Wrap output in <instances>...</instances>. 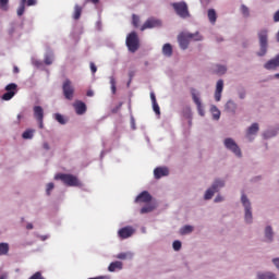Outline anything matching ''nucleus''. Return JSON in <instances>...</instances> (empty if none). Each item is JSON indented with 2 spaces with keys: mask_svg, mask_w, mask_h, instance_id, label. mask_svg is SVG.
<instances>
[{
  "mask_svg": "<svg viewBox=\"0 0 279 279\" xmlns=\"http://www.w3.org/2000/svg\"><path fill=\"white\" fill-rule=\"evenodd\" d=\"M258 279H278L272 272L258 274Z\"/></svg>",
  "mask_w": 279,
  "mask_h": 279,
  "instance_id": "nucleus-30",
  "label": "nucleus"
},
{
  "mask_svg": "<svg viewBox=\"0 0 279 279\" xmlns=\"http://www.w3.org/2000/svg\"><path fill=\"white\" fill-rule=\"evenodd\" d=\"M268 34L269 32L267 29H260L257 33L258 40H259V51L257 52V56L263 57L267 53V47H269L268 44Z\"/></svg>",
  "mask_w": 279,
  "mask_h": 279,
  "instance_id": "nucleus-2",
  "label": "nucleus"
},
{
  "mask_svg": "<svg viewBox=\"0 0 279 279\" xmlns=\"http://www.w3.org/2000/svg\"><path fill=\"white\" fill-rule=\"evenodd\" d=\"M110 85H111L112 95H116L117 94V80H114V76L110 77Z\"/></svg>",
  "mask_w": 279,
  "mask_h": 279,
  "instance_id": "nucleus-31",
  "label": "nucleus"
},
{
  "mask_svg": "<svg viewBox=\"0 0 279 279\" xmlns=\"http://www.w3.org/2000/svg\"><path fill=\"white\" fill-rule=\"evenodd\" d=\"M162 53H163V56H167L168 58H171V56H173V47L171 46V44L163 45Z\"/></svg>",
  "mask_w": 279,
  "mask_h": 279,
  "instance_id": "nucleus-22",
  "label": "nucleus"
},
{
  "mask_svg": "<svg viewBox=\"0 0 279 279\" xmlns=\"http://www.w3.org/2000/svg\"><path fill=\"white\" fill-rule=\"evenodd\" d=\"M169 175V168L167 167H157L154 170V177L156 180H160V178H165Z\"/></svg>",
  "mask_w": 279,
  "mask_h": 279,
  "instance_id": "nucleus-14",
  "label": "nucleus"
},
{
  "mask_svg": "<svg viewBox=\"0 0 279 279\" xmlns=\"http://www.w3.org/2000/svg\"><path fill=\"white\" fill-rule=\"evenodd\" d=\"M215 202L216 204L219 203V202H223V197L221 195H218L216 198H215Z\"/></svg>",
  "mask_w": 279,
  "mask_h": 279,
  "instance_id": "nucleus-49",
  "label": "nucleus"
},
{
  "mask_svg": "<svg viewBox=\"0 0 279 279\" xmlns=\"http://www.w3.org/2000/svg\"><path fill=\"white\" fill-rule=\"evenodd\" d=\"M279 66V54L276 56L274 59H270L268 62L265 63L264 69L267 71H274V69H278Z\"/></svg>",
  "mask_w": 279,
  "mask_h": 279,
  "instance_id": "nucleus-16",
  "label": "nucleus"
},
{
  "mask_svg": "<svg viewBox=\"0 0 279 279\" xmlns=\"http://www.w3.org/2000/svg\"><path fill=\"white\" fill-rule=\"evenodd\" d=\"M240 97H241V99H243V97H244V96H243V95H241Z\"/></svg>",
  "mask_w": 279,
  "mask_h": 279,
  "instance_id": "nucleus-60",
  "label": "nucleus"
},
{
  "mask_svg": "<svg viewBox=\"0 0 279 279\" xmlns=\"http://www.w3.org/2000/svg\"><path fill=\"white\" fill-rule=\"evenodd\" d=\"M38 0H21L20 7L17 9V16H23L25 14V5L31 8L32 5H36Z\"/></svg>",
  "mask_w": 279,
  "mask_h": 279,
  "instance_id": "nucleus-11",
  "label": "nucleus"
},
{
  "mask_svg": "<svg viewBox=\"0 0 279 279\" xmlns=\"http://www.w3.org/2000/svg\"><path fill=\"white\" fill-rule=\"evenodd\" d=\"M154 27H160V21L155 19H148L141 27L142 32L145 29H151Z\"/></svg>",
  "mask_w": 279,
  "mask_h": 279,
  "instance_id": "nucleus-13",
  "label": "nucleus"
},
{
  "mask_svg": "<svg viewBox=\"0 0 279 279\" xmlns=\"http://www.w3.org/2000/svg\"><path fill=\"white\" fill-rule=\"evenodd\" d=\"M213 112V117L216 121H219L220 117H221V111H219V109H217V107H214L211 109Z\"/></svg>",
  "mask_w": 279,
  "mask_h": 279,
  "instance_id": "nucleus-33",
  "label": "nucleus"
},
{
  "mask_svg": "<svg viewBox=\"0 0 279 279\" xmlns=\"http://www.w3.org/2000/svg\"><path fill=\"white\" fill-rule=\"evenodd\" d=\"M26 229H27V230H34V225L28 223V225L26 226Z\"/></svg>",
  "mask_w": 279,
  "mask_h": 279,
  "instance_id": "nucleus-53",
  "label": "nucleus"
},
{
  "mask_svg": "<svg viewBox=\"0 0 279 279\" xmlns=\"http://www.w3.org/2000/svg\"><path fill=\"white\" fill-rule=\"evenodd\" d=\"M153 110L157 114H160V106H158V102H153Z\"/></svg>",
  "mask_w": 279,
  "mask_h": 279,
  "instance_id": "nucleus-45",
  "label": "nucleus"
},
{
  "mask_svg": "<svg viewBox=\"0 0 279 279\" xmlns=\"http://www.w3.org/2000/svg\"><path fill=\"white\" fill-rule=\"evenodd\" d=\"M81 16H82V7H80V4H75L74 13H73V20L74 21H80Z\"/></svg>",
  "mask_w": 279,
  "mask_h": 279,
  "instance_id": "nucleus-26",
  "label": "nucleus"
},
{
  "mask_svg": "<svg viewBox=\"0 0 279 279\" xmlns=\"http://www.w3.org/2000/svg\"><path fill=\"white\" fill-rule=\"evenodd\" d=\"M221 93H223V80H219L216 84L215 99L221 101Z\"/></svg>",
  "mask_w": 279,
  "mask_h": 279,
  "instance_id": "nucleus-19",
  "label": "nucleus"
},
{
  "mask_svg": "<svg viewBox=\"0 0 279 279\" xmlns=\"http://www.w3.org/2000/svg\"><path fill=\"white\" fill-rule=\"evenodd\" d=\"M23 119V114H17V123H21V120Z\"/></svg>",
  "mask_w": 279,
  "mask_h": 279,
  "instance_id": "nucleus-54",
  "label": "nucleus"
},
{
  "mask_svg": "<svg viewBox=\"0 0 279 279\" xmlns=\"http://www.w3.org/2000/svg\"><path fill=\"white\" fill-rule=\"evenodd\" d=\"M52 189H54V184L53 183H48L47 187H46L47 195H51Z\"/></svg>",
  "mask_w": 279,
  "mask_h": 279,
  "instance_id": "nucleus-44",
  "label": "nucleus"
},
{
  "mask_svg": "<svg viewBox=\"0 0 279 279\" xmlns=\"http://www.w3.org/2000/svg\"><path fill=\"white\" fill-rule=\"evenodd\" d=\"M62 90L65 99H68L69 101L73 100V95H75V88L73 87L71 80L68 78L63 82Z\"/></svg>",
  "mask_w": 279,
  "mask_h": 279,
  "instance_id": "nucleus-7",
  "label": "nucleus"
},
{
  "mask_svg": "<svg viewBox=\"0 0 279 279\" xmlns=\"http://www.w3.org/2000/svg\"><path fill=\"white\" fill-rule=\"evenodd\" d=\"M54 119L56 121H58V123H60L61 125L66 124V120L64 119V116L60 114V113H56L54 114Z\"/></svg>",
  "mask_w": 279,
  "mask_h": 279,
  "instance_id": "nucleus-32",
  "label": "nucleus"
},
{
  "mask_svg": "<svg viewBox=\"0 0 279 279\" xmlns=\"http://www.w3.org/2000/svg\"><path fill=\"white\" fill-rule=\"evenodd\" d=\"M258 130V123H253L246 131V138H250V136H254V134H257Z\"/></svg>",
  "mask_w": 279,
  "mask_h": 279,
  "instance_id": "nucleus-21",
  "label": "nucleus"
},
{
  "mask_svg": "<svg viewBox=\"0 0 279 279\" xmlns=\"http://www.w3.org/2000/svg\"><path fill=\"white\" fill-rule=\"evenodd\" d=\"M207 16L209 19V23H211L213 25L217 23V12L215 11V9H209Z\"/></svg>",
  "mask_w": 279,
  "mask_h": 279,
  "instance_id": "nucleus-23",
  "label": "nucleus"
},
{
  "mask_svg": "<svg viewBox=\"0 0 279 279\" xmlns=\"http://www.w3.org/2000/svg\"><path fill=\"white\" fill-rule=\"evenodd\" d=\"M16 88H19V85L16 83H10L9 85L5 86L7 93L2 95V99L4 101H10L14 95H16Z\"/></svg>",
  "mask_w": 279,
  "mask_h": 279,
  "instance_id": "nucleus-9",
  "label": "nucleus"
},
{
  "mask_svg": "<svg viewBox=\"0 0 279 279\" xmlns=\"http://www.w3.org/2000/svg\"><path fill=\"white\" fill-rule=\"evenodd\" d=\"M73 108L76 112V114H85L86 113V104H84L83 101L81 100H76L74 104H73Z\"/></svg>",
  "mask_w": 279,
  "mask_h": 279,
  "instance_id": "nucleus-17",
  "label": "nucleus"
},
{
  "mask_svg": "<svg viewBox=\"0 0 279 279\" xmlns=\"http://www.w3.org/2000/svg\"><path fill=\"white\" fill-rule=\"evenodd\" d=\"M226 111L227 112H236V104L232 100H229L226 104Z\"/></svg>",
  "mask_w": 279,
  "mask_h": 279,
  "instance_id": "nucleus-28",
  "label": "nucleus"
},
{
  "mask_svg": "<svg viewBox=\"0 0 279 279\" xmlns=\"http://www.w3.org/2000/svg\"><path fill=\"white\" fill-rule=\"evenodd\" d=\"M132 23H133L134 27H138V23H141V19L138 17V15L133 14Z\"/></svg>",
  "mask_w": 279,
  "mask_h": 279,
  "instance_id": "nucleus-39",
  "label": "nucleus"
},
{
  "mask_svg": "<svg viewBox=\"0 0 279 279\" xmlns=\"http://www.w3.org/2000/svg\"><path fill=\"white\" fill-rule=\"evenodd\" d=\"M150 99H151V104H157V101H156V94L150 93Z\"/></svg>",
  "mask_w": 279,
  "mask_h": 279,
  "instance_id": "nucleus-47",
  "label": "nucleus"
},
{
  "mask_svg": "<svg viewBox=\"0 0 279 279\" xmlns=\"http://www.w3.org/2000/svg\"><path fill=\"white\" fill-rule=\"evenodd\" d=\"M86 95H87V97H93L95 95V92L89 89V90H87Z\"/></svg>",
  "mask_w": 279,
  "mask_h": 279,
  "instance_id": "nucleus-51",
  "label": "nucleus"
},
{
  "mask_svg": "<svg viewBox=\"0 0 279 279\" xmlns=\"http://www.w3.org/2000/svg\"><path fill=\"white\" fill-rule=\"evenodd\" d=\"M275 77H276L277 80H279V73H278V74H275Z\"/></svg>",
  "mask_w": 279,
  "mask_h": 279,
  "instance_id": "nucleus-59",
  "label": "nucleus"
},
{
  "mask_svg": "<svg viewBox=\"0 0 279 279\" xmlns=\"http://www.w3.org/2000/svg\"><path fill=\"white\" fill-rule=\"evenodd\" d=\"M89 3H94V5H97L99 3V0H87Z\"/></svg>",
  "mask_w": 279,
  "mask_h": 279,
  "instance_id": "nucleus-52",
  "label": "nucleus"
},
{
  "mask_svg": "<svg viewBox=\"0 0 279 279\" xmlns=\"http://www.w3.org/2000/svg\"><path fill=\"white\" fill-rule=\"evenodd\" d=\"M172 8L174 9V12H177L178 16H180L181 19H189V16H191L186 2H174L172 3Z\"/></svg>",
  "mask_w": 279,
  "mask_h": 279,
  "instance_id": "nucleus-4",
  "label": "nucleus"
},
{
  "mask_svg": "<svg viewBox=\"0 0 279 279\" xmlns=\"http://www.w3.org/2000/svg\"><path fill=\"white\" fill-rule=\"evenodd\" d=\"M226 183L221 180H216L211 187H209L205 193V199H213L215 193H219V190L223 189Z\"/></svg>",
  "mask_w": 279,
  "mask_h": 279,
  "instance_id": "nucleus-6",
  "label": "nucleus"
},
{
  "mask_svg": "<svg viewBox=\"0 0 279 279\" xmlns=\"http://www.w3.org/2000/svg\"><path fill=\"white\" fill-rule=\"evenodd\" d=\"M274 265L279 269V258L272 259Z\"/></svg>",
  "mask_w": 279,
  "mask_h": 279,
  "instance_id": "nucleus-50",
  "label": "nucleus"
},
{
  "mask_svg": "<svg viewBox=\"0 0 279 279\" xmlns=\"http://www.w3.org/2000/svg\"><path fill=\"white\" fill-rule=\"evenodd\" d=\"M117 269H123L122 262H112L108 267V271H117Z\"/></svg>",
  "mask_w": 279,
  "mask_h": 279,
  "instance_id": "nucleus-24",
  "label": "nucleus"
},
{
  "mask_svg": "<svg viewBox=\"0 0 279 279\" xmlns=\"http://www.w3.org/2000/svg\"><path fill=\"white\" fill-rule=\"evenodd\" d=\"M241 11H242L243 16H250V9L247 7H245V4H243L241 7Z\"/></svg>",
  "mask_w": 279,
  "mask_h": 279,
  "instance_id": "nucleus-41",
  "label": "nucleus"
},
{
  "mask_svg": "<svg viewBox=\"0 0 279 279\" xmlns=\"http://www.w3.org/2000/svg\"><path fill=\"white\" fill-rule=\"evenodd\" d=\"M241 202L245 208V221L246 223H252V205L245 194H242Z\"/></svg>",
  "mask_w": 279,
  "mask_h": 279,
  "instance_id": "nucleus-8",
  "label": "nucleus"
},
{
  "mask_svg": "<svg viewBox=\"0 0 279 279\" xmlns=\"http://www.w3.org/2000/svg\"><path fill=\"white\" fill-rule=\"evenodd\" d=\"M36 133V130L34 129H28L26 131L23 132L22 134V138H24L25 141L27 140H32L34 138V134Z\"/></svg>",
  "mask_w": 279,
  "mask_h": 279,
  "instance_id": "nucleus-25",
  "label": "nucleus"
},
{
  "mask_svg": "<svg viewBox=\"0 0 279 279\" xmlns=\"http://www.w3.org/2000/svg\"><path fill=\"white\" fill-rule=\"evenodd\" d=\"M225 147L232 151L234 155L241 157V148H239V145H236V142L232 138H226L225 140Z\"/></svg>",
  "mask_w": 279,
  "mask_h": 279,
  "instance_id": "nucleus-10",
  "label": "nucleus"
},
{
  "mask_svg": "<svg viewBox=\"0 0 279 279\" xmlns=\"http://www.w3.org/2000/svg\"><path fill=\"white\" fill-rule=\"evenodd\" d=\"M172 247L174 250V252H180V250H182V242L180 241H174L173 244H172Z\"/></svg>",
  "mask_w": 279,
  "mask_h": 279,
  "instance_id": "nucleus-37",
  "label": "nucleus"
},
{
  "mask_svg": "<svg viewBox=\"0 0 279 279\" xmlns=\"http://www.w3.org/2000/svg\"><path fill=\"white\" fill-rule=\"evenodd\" d=\"M178 40L181 49H189V44L191 43V40L199 41V40H203V37L202 35H199V33H196V34L181 33L178 36Z\"/></svg>",
  "mask_w": 279,
  "mask_h": 279,
  "instance_id": "nucleus-1",
  "label": "nucleus"
},
{
  "mask_svg": "<svg viewBox=\"0 0 279 279\" xmlns=\"http://www.w3.org/2000/svg\"><path fill=\"white\" fill-rule=\"evenodd\" d=\"M227 71L228 69H226V65H217L216 73L218 75H223Z\"/></svg>",
  "mask_w": 279,
  "mask_h": 279,
  "instance_id": "nucleus-36",
  "label": "nucleus"
},
{
  "mask_svg": "<svg viewBox=\"0 0 279 279\" xmlns=\"http://www.w3.org/2000/svg\"><path fill=\"white\" fill-rule=\"evenodd\" d=\"M33 110H34V117H35L36 121H44L45 110H43V107L35 106Z\"/></svg>",
  "mask_w": 279,
  "mask_h": 279,
  "instance_id": "nucleus-20",
  "label": "nucleus"
},
{
  "mask_svg": "<svg viewBox=\"0 0 279 279\" xmlns=\"http://www.w3.org/2000/svg\"><path fill=\"white\" fill-rule=\"evenodd\" d=\"M37 121H38V124H39L40 130H43V128H44L43 120H37Z\"/></svg>",
  "mask_w": 279,
  "mask_h": 279,
  "instance_id": "nucleus-55",
  "label": "nucleus"
},
{
  "mask_svg": "<svg viewBox=\"0 0 279 279\" xmlns=\"http://www.w3.org/2000/svg\"><path fill=\"white\" fill-rule=\"evenodd\" d=\"M129 256H132V255L129 253H120L116 256V258H119L120 260H125L128 259Z\"/></svg>",
  "mask_w": 279,
  "mask_h": 279,
  "instance_id": "nucleus-40",
  "label": "nucleus"
},
{
  "mask_svg": "<svg viewBox=\"0 0 279 279\" xmlns=\"http://www.w3.org/2000/svg\"><path fill=\"white\" fill-rule=\"evenodd\" d=\"M45 64L49 65V64H53V57L47 54L45 57V60H44Z\"/></svg>",
  "mask_w": 279,
  "mask_h": 279,
  "instance_id": "nucleus-42",
  "label": "nucleus"
},
{
  "mask_svg": "<svg viewBox=\"0 0 279 279\" xmlns=\"http://www.w3.org/2000/svg\"><path fill=\"white\" fill-rule=\"evenodd\" d=\"M54 180H61L65 186H82L80 179L73 174L58 173L54 175Z\"/></svg>",
  "mask_w": 279,
  "mask_h": 279,
  "instance_id": "nucleus-3",
  "label": "nucleus"
},
{
  "mask_svg": "<svg viewBox=\"0 0 279 279\" xmlns=\"http://www.w3.org/2000/svg\"><path fill=\"white\" fill-rule=\"evenodd\" d=\"M8 3H10V0H0V10L8 12L9 10Z\"/></svg>",
  "mask_w": 279,
  "mask_h": 279,
  "instance_id": "nucleus-34",
  "label": "nucleus"
},
{
  "mask_svg": "<svg viewBox=\"0 0 279 279\" xmlns=\"http://www.w3.org/2000/svg\"><path fill=\"white\" fill-rule=\"evenodd\" d=\"M29 279H45V277H43L41 271H37L33 276H31Z\"/></svg>",
  "mask_w": 279,
  "mask_h": 279,
  "instance_id": "nucleus-43",
  "label": "nucleus"
},
{
  "mask_svg": "<svg viewBox=\"0 0 279 279\" xmlns=\"http://www.w3.org/2000/svg\"><path fill=\"white\" fill-rule=\"evenodd\" d=\"M0 279H8V275H2Z\"/></svg>",
  "mask_w": 279,
  "mask_h": 279,
  "instance_id": "nucleus-58",
  "label": "nucleus"
},
{
  "mask_svg": "<svg viewBox=\"0 0 279 279\" xmlns=\"http://www.w3.org/2000/svg\"><path fill=\"white\" fill-rule=\"evenodd\" d=\"M13 73H20L19 66L15 65V66L13 68Z\"/></svg>",
  "mask_w": 279,
  "mask_h": 279,
  "instance_id": "nucleus-56",
  "label": "nucleus"
},
{
  "mask_svg": "<svg viewBox=\"0 0 279 279\" xmlns=\"http://www.w3.org/2000/svg\"><path fill=\"white\" fill-rule=\"evenodd\" d=\"M181 234H190V232H193V228L191 226H185L180 230Z\"/></svg>",
  "mask_w": 279,
  "mask_h": 279,
  "instance_id": "nucleus-38",
  "label": "nucleus"
},
{
  "mask_svg": "<svg viewBox=\"0 0 279 279\" xmlns=\"http://www.w3.org/2000/svg\"><path fill=\"white\" fill-rule=\"evenodd\" d=\"M92 73H97V65L95 63L90 62L89 64Z\"/></svg>",
  "mask_w": 279,
  "mask_h": 279,
  "instance_id": "nucleus-46",
  "label": "nucleus"
},
{
  "mask_svg": "<svg viewBox=\"0 0 279 279\" xmlns=\"http://www.w3.org/2000/svg\"><path fill=\"white\" fill-rule=\"evenodd\" d=\"M265 238L267 239V241H274V231L269 226L265 229Z\"/></svg>",
  "mask_w": 279,
  "mask_h": 279,
  "instance_id": "nucleus-29",
  "label": "nucleus"
},
{
  "mask_svg": "<svg viewBox=\"0 0 279 279\" xmlns=\"http://www.w3.org/2000/svg\"><path fill=\"white\" fill-rule=\"evenodd\" d=\"M126 47L129 48V51H131L132 53L138 51V35L135 32L128 35Z\"/></svg>",
  "mask_w": 279,
  "mask_h": 279,
  "instance_id": "nucleus-5",
  "label": "nucleus"
},
{
  "mask_svg": "<svg viewBox=\"0 0 279 279\" xmlns=\"http://www.w3.org/2000/svg\"><path fill=\"white\" fill-rule=\"evenodd\" d=\"M274 21L275 23H278L279 22V11H277L274 15Z\"/></svg>",
  "mask_w": 279,
  "mask_h": 279,
  "instance_id": "nucleus-48",
  "label": "nucleus"
},
{
  "mask_svg": "<svg viewBox=\"0 0 279 279\" xmlns=\"http://www.w3.org/2000/svg\"><path fill=\"white\" fill-rule=\"evenodd\" d=\"M191 95L194 104L197 106V110L202 117H204V110L202 109V100H199V94L195 90V88L191 89Z\"/></svg>",
  "mask_w": 279,
  "mask_h": 279,
  "instance_id": "nucleus-12",
  "label": "nucleus"
},
{
  "mask_svg": "<svg viewBox=\"0 0 279 279\" xmlns=\"http://www.w3.org/2000/svg\"><path fill=\"white\" fill-rule=\"evenodd\" d=\"M135 202H142L143 204H149L151 202V194L149 192H142L135 199Z\"/></svg>",
  "mask_w": 279,
  "mask_h": 279,
  "instance_id": "nucleus-18",
  "label": "nucleus"
},
{
  "mask_svg": "<svg viewBox=\"0 0 279 279\" xmlns=\"http://www.w3.org/2000/svg\"><path fill=\"white\" fill-rule=\"evenodd\" d=\"M44 149H49V144L48 143H44Z\"/></svg>",
  "mask_w": 279,
  "mask_h": 279,
  "instance_id": "nucleus-57",
  "label": "nucleus"
},
{
  "mask_svg": "<svg viewBox=\"0 0 279 279\" xmlns=\"http://www.w3.org/2000/svg\"><path fill=\"white\" fill-rule=\"evenodd\" d=\"M8 252H10V244L8 243H0V256L8 255Z\"/></svg>",
  "mask_w": 279,
  "mask_h": 279,
  "instance_id": "nucleus-27",
  "label": "nucleus"
},
{
  "mask_svg": "<svg viewBox=\"0 0 279 279\" xmlns=\"http://www.w3.org/2000/svg\"><path fill=\"white\" fill-rule=\"evenodd\" d=\"M134 234V228L132 227H124L118 231V236L121 239H130Z\"/></svg>",
  "mask_w": 279,
  "mask_h": 279,
  "instance_id": "nucleus-15",
  "label": "nucleus"
},
{
  "mask_svg": "<svg viewBox=\"0 0 279 279\" xmlns=\"http://www.w3.org/2000/svg\"><path fill=\"white\" fill-rule=\"evenodd\" d=\"M151 210H154V206L151 205H146L144 207H142L141 209V215H145L147 213H151Z\"/></svg>",
  "mask_w": 279,
  "mask_h": 279,
  "instance_id": "nucleus-35",
  "label": "nucleus"
}]
</instances>
